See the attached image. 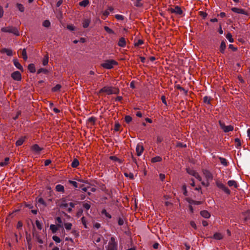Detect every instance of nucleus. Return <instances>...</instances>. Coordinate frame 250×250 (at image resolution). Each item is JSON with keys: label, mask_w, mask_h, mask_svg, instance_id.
<instances>
[{"label": "nucleus", "mask_w": 250, "mask_h": 250, "mask_svg": "<svg viewBox=\"0 0 250 250\" xmlns=\"http://www.w3.org/2000/svg\"><path fill=\"white\" fill-rule=\"evenodd\" d=\"M58 206L61 208L71 212L75 204L72 202H68L66 199L62 198L58 201Z\"/></svg>", "instance_id": "1"}, {"label": "nucleus", "mask_w": 250, "mask_h": 250, "mask_svg": "<svg viewBox=\"0 0 250 250\" xmlns=\"http://www.w3.org/2000/svg\"><path fill=\"white\" fill-rule=\"evenodd\" d=\"M102 92H105L108 95H111L117 94L118 92V90L115 87L104 86L99 91V93Z\"/></svg>", "instance_id": "2"}, {"label": "nucleus", "mask_w": 250, "mask_h": 250, "mask_svg": "<svg viewBox=\"0 0 250 250\" xmlns=\"http://www.w3.org/2000/svg\"><path fill=\"white\" fill-rule=\"evenodd\" d=\"M118 244L115 241L114 237H111L107 246L106 247V250H117Z\"/></svg>", "instance_id": "3"}, {"label": "nucleus", "mask_w": 250, "mask_h": 250, "mask_svg": "<svg viewBox=\"0 0 250 250\" xmlns=\"http://www.w3.org/2000/svg\"><path fill=\"white\" fill-rule=\"evenodd\" d=\"M1 31L3 32L11 33L13 34L19 36V33L17 29L13 26L4 27L1 29Z\"/></svg>", "instance_id": "4"}, {"label": "nucleus", "mask_w": 250, "mask_h": 250, "mask_svg": "<svg viewBox=\"0 0 250 250\" xmlns=\"http://www.w3.org/2000/svg\"><path fill=\"white\" fill-rule=\"evenodd\" d=\"M219 125L222 129L225 132H229V131H232L233 130V126L229 125H226L224 123L219 121Z\"/></svg>", "instance_id": "5"}, {"label": "nucleus", "mask_w": 250, "mask_h": 250, "mask_svg": "<svg viewBox=\"0 0 250 250\" xmlns=\"http://www.w3.org/2000/svg\"><path fill=\"white\" fill-rule=\"evenodd\" d=\"M187 172L189 174H190V175L195 177L199 181H202L201 177L200 176L199 173L197 172H196V171H195L194 170L191 169H190V168H187Z\"/></svg>", "instance_id": "6"}, {"label": "nucleus", "mask_w": 250, "mask_h": 250, "mask_svg": "<svg viewBox=\"0 0 250 250\" xmlns=\"http://www.w3.org/2000/svg\"><path fill=\"white\" fill-rule=\"evenodd\" d=\"M203 174L208 181H211L212 180L213 176L209 171L207 169H204L203 170Z\"/></svg>", "instance_id": "7"}, {"label": "nucleus", "mask_w": 250, "mask_h": 250, "mask_svg": "<svg viewBox=\"0 0 250 250\" xmlns=\"http://www.w3.org/2000/svg\"><path fill=\"white\" fill-rule=\"evenodd\" d=\"M144 150V147L141 143L137 144L136 147L137 155L140 156L142 155Z\"/></svg>", "instance_id": "8"}, {"label": "nucleus", "mask_w": 250, "mask_h": 250, "mask_svg": "<svg viewBox=\"0 0 250 250\" xmlns=\"http://www.w3.org/2000/svg\"><path fill=\"white\" fill-rule=\"evenodd\" d=\"M11 77L16 81H20L21 79V74L20 72L16 71L11 74Z\"/></svg>", "instance_id": "9"}, {"label": "nucleus", "mask_w": 250, "mask_h": 250, "mask_svg": "<svg viewBox=\"0 0 250 250\" xmlns=\"http://www.w3.org/2000/svg\"><path fill=\"white\" fill-rule=\"evenodd\" d=\"M31 150L36 154H39L42 148L40 147L39 145L35 144L31 146Z\"/></svg>", "instance_id": "10"}, {"label": "nucleus", "mask_w": 250, "mask_h": 250, "mask_svg": "<svg viewBox=\"0 0 250 250\" xmlns=\"http://www.w3.org/2000/svg\"><path fill=\"white\" fill-rule=\"evenodd\" d=\"M232 11L235 13L238 14H242L244 15H247V13L243 9L233 7L231 9Z\"/></svg>", "instance_id": "11"}, {"label": "nucleus", "mask_w": 250, "mask_h": 250, "mask_svg": "<svg viewBox=\"0 0 250 250\" xmlns=\"http://www.w3.org/2000/svg\"><path fill=\"white\" fill-rule=\"evenodd\" d=\"M170 10L172 13H174L178 15H181L182 14V10L178 6H176L174 8H171Z\"/></svg>", "instance_id": "12"}, {"label": "nucleus", "mask_w": 250, "mask_h": 250, "mask_svg": "<svg viewBox=\"0 0 250 250\" xmlns=\"http://www.w3.org/2000/svg\"><path fill=\"white\" fill-rule=\"evenodd\" d=\"M228 184L229 186L230 187H231L233 186L235 188H237V187H238V184H237V182L234 180H229L228 182Z\"/></svg>", "instance_id": "13"}, {"label": "nucleus", "mask_w": 250, "mask_h": 250, "mask_svg": "<svg viewBox=\"0 0 250 250\" xmlns=\"http://www.w3.org/2000/svg\"><path fill=\"white\" fill-rule=\"evenodd\" d=\"M200 214L202 216L205 218H208L210 215L209 213L207 210H203L200 212Z\"/></svg>", "instance_id": "14"}, {"label": "nucleus", "mask_w": 250, "mask_h": 250, "mask_svg": "<svg viewBox=\"0 0 250 250\" xmlns=\"http://www.w3.org/2000/svg\"><path fill=\"white\" fill-rule=\"evenodd\" d=\"M1 52L2 53H6L7 56H11L12 55V51L11 49L6 48H3L1 50Z\"/></svg>", "instance_id": "15"}, {"label": "nucleus", "mask_w": 250, "mask_h": 250, "mask_svg": "<svg viewBox=\"0 0 250 250\" xmlns=\"http://www.w3.org/2000/svg\"><path fill=\"white\" fill-rule=\"evenodd\" d=\"M19 53H21L22 58L24 61H26L27 59V56L26 54V51L25 49H23L21 51V53L19 52Z\"/></svg>", "instance_id": "16"}, {"label": "nucleus", "mask_w": 250, "mask_h": 250, "mask_svg": "<svg viewBox=\"0 0 250 250\" xmlns=\"http://www.w3.org/2000/svg\"><path fill=\"white\" fill-rule=\"evenodd\" d=\"M59 227L57 225L51 224L50 226V229L52 231V233H56L58 230Z\"/></svg>", "instance_id": "17"}, {"label": "nucleus", "mask_w": 250, "mask_h": 250, "mask_svg": "<svg viewBox=\"0 0 250 250\" xmlns=\"http://www.w3.org/2000/svg\"><path fill=\"white\" fill-rule=\"evenodd\" d=\"M25 139V137H21L19 138L16 142V145L17 146H20L22 145Z\"/></svg>", "instance_id": "18"}, {"label": "nucleus", "mask_w": 250, "mask_h": 250, "mask_svg": "<svg viewBox=\"0 0 250 250\" xmlns=\"http://www.w3.org/2000/svg\"><path fill=\"white\" fill-rule=\"evenodd\" d=\"M113 64L114 63H102L101 65L104 68L109 69L113 68Z\"/></svg>", "instance_id": "19"}, {"label": "nucleus", "mask_w": 250, "mask_h": 250, "mask_svg": "<svg viewBox=\"0 0 250 250\" xmlns=\"http://www.w3.org/2000/svg\"><path fill=\"white\" fill-rule=\"evenodd\" d=\"M109 158L113 161L118 162L119 164H122L123 163L122 160L119 159L115 156H110Z\"/></svg>", "instance_id": "20"}, {"label": "nucleus", "mask_w": 250, "mask_h": 250, "mask_svg": "<svg viewBox=\"0 0 250 250\" xmlns=\"http://www.w3.org/2000/svg\"><path fill=\"white\" fill-rule=\"evenodd\" d=\"M28 68L31 73H34L36 71V68L34 63H30L28 66Z\"/></svg>", "instance_id": "21"}, {"label": "nucleus", "mask_w": 250, "mask_h": 250, "mask_svg": "<svg viewBox=\"0 0 250 250\" xmlns=\"http://www.w3.org/2000/svg\"><path fill=\"white\" fill-rule=\"evenodd\" d=\"M90 23V20L84 19L83 22V28H87Z\"/></svg>", "instance_id": "22"}, {"label": "nucleus", "mask_w": 250, "mask_h": 250, "mask_svg": "<svg viewBox=\"0 0 250 250\" xmlns=\"http://www.w3.org/2000/svg\"><path fill=\"white\" fill-rule=\"evenodd\" d=\"M55 188H56V191H57L58 192H64V187L62 185H60V184L57 185L56 186Z\"/></svg>", "instance_id": "23"}, {"label": "nucleus", "mask_w": 250, "mask_h": 250, "mask_svg": "<svg viewBox=\"0 0 250 250\" xmlns=\"http://www.w3.org/2000/svg\"><path fill=\"white\" fill-rule=\"evenodd\" d=\"M125 38H121L118 42V45L121 47H124L125 45Z\"/></svg>", "instance_id": "24"}, {"label": "nucleus", "mask_w": 250, "mask_h": 250, "mask_svg": "<svg viewBox=\"0 0 250 250\" xmlns=\"http://www.w3.org/2000/svg\"><path fill=\"white\" fill-rule=\"evenodd\" d=\"M219 159L220 160V163H221V164L222 165H223L224 166H228V162H227V160L225 158H222V157H219Z\"/></svg>", "instance_id": "25"}, {"label": "nucleus", "mask_w": 250, "mask_h": 250, "mask_svg": "<svg viewBox=\"0 0 250 250\" xmlns=\"http://www.w3.org/2000/svg\"><path fill=\"white\" fill-rule=\"evenodd\" d=\"M213 238L216 240H220L223 238V235L220 233H215L213 235Z\"/></svg>", "instance_id": "26"}, {"label": "nucleus", "mask_w": 250, "mask_h": 250, "mask_svg": "<svg viewBox=\"0 0 250 250\" xmlns=\"http://www.w3.org/2000/svg\"><path fill=\"white\" fill-rule=\"evenodd\" d=\"M162 160V159L160 156H156L151 159V162L156 163L158 162H161Z\"/></svg>", "instance_id": "27"}, {"label": "nucleus", "mask_w": 250, "mask_h": 250, "mask_svg": "<svg viewBox=\"0 0 250 250\" xmlns=\"http://www.w3.org/2000/svg\"><path fill=\"white\" fill-rule=\"evenodd\" d=\"M226 48V43L223 41L221 42L220 46V51L221 53H223L224 52V50Z\"/></svg>", "instance_id": "28"}, {"label": "nucleus", "mask_w": 250, "mask_h": 250, "mask_svg": "<svg viewBox=\"0 0 250 250\" xmlns=\"http://www.w3.org/2000/svg\"><path fill=\"white\" fill-rule=\"evenodd\" d=\"M89 3V2L88 0H83L80 2L79 5L81 6L86 7Z\"/></svg>", "instance_id": "29"}, {"label": "nucleus", "mask_w": 250, "mask_h": 250, "mask_svg": "<svg viewBox=\"0 0 250 250\" xmlns=\"http://www.w3.org/2000/svg\"><path fill=\"white\" fill-rule=\"evenodd\" d=\"M64 226L66 230H69L72 228V224L70 223H65L64 224Z\"/></svg>", "instance_id": "30"}, {"label": "nucleus", "mask_w": 250, "mask_h": 250, "mask_svg": "<svg viewBox=\"0 0 250 250\" xmlns=\"http://www.w3.org/2000/svg\"><path fill=\"white\" fill-rule=\"evenodd\" d=\"M56 221L57 222L58 224H57V226L59 227V228H61L62 227V219L61 217H58L56 218Z\"/></svg>", "instance_id": "31"}, {"label": "nucleus", "mask_w": 250, "mask_h": 250, "mask_svg": "<svg viewBox=\"0 0 250 250\" xmlns=\"http://www.w3.org/2000/svg\"><path fill=\"white\" fill-rule=\"evenodd\" d=\"M9 158L8 157H6L4 159V162H1L0 163V166L1 167H4L7 165L9 162Z\"/></svg>", "instance_id": "32"}, {"label": "nucleus", "mask_w": 250, "mask_h": 250, "mask_svg": "<svg viewBox=\"0 0 250 250\" xmlns=\"http://www.w3.org/2000/svg\"><path fill=\"white\" fill-rule=\"evenodd\" d=\"M125 176L129 178L130 179H134V175L131 172H125L124 173Z\"/></svg>", "instance_id": "33"}, {"label": "nucleus", "mask_w": 250, "mask_h": 250, "mask_svg": "<svg viewBox=\"0 0 250 250\" xmlns=\"http://www.w3.org/2000/svg\"><path fill=\"white\" fill-rule=\"evenodd\" d=\"M79 161L77 159H74L71 164V166L73 167H78L79 166Z\"/></svg>", "instance_id": "34"}, {"label": "nucleus", "mask_w": 250, "mask_h": 250, "mask_svg": "<svg viewBox=\"0 0 250 250\" xmlns=\"http://www.w3.org/2000/svg\"><path fill=\"white\" fill-rule=\"evenodd\" d=\"M61 85L59 84H57L55 86L52 88V90L53 92L59 91L61 88Z\"/></svg>", "instance_id": "35"}, {"label": "nucleus", "mask_w": 250, "mask_h": 250, "mask_svg": "<svg viewBox=\"0 0 250 250\" xmlns=\"http://www.w3.org/2000/svg\"><path fill=\"white\" fill-rule=\"evenodd\" d=\"M102 214L104 215L107 218H111V215L109 213H108L106 211V210L104 209L102 211Z\"/></svg>", "instance_id": "36"}, {"label": "nucleus", "mask_w": 250, "mask_h": 250, "mask_svg": "<svg viewBox=\"0 0 250 250\" xmlns=\"http://www.w3.org/2000/svg\"><path fill=\"white\" fill-rule=\"evenodd\" d=\"M142 0H135L134 1V5L137 7H141L142 6V3H141Z\"/></svg>", "instance_id": "37"}, {"label": "nucleus", "mask_w": 250, "mask_h": 250, "mask_svg": "<svg viewBox=\"0 0 250 250\" xmlns=\"http://www.w3.org/2000/svg\"><path fill=\"white\" fill-rule=\"evenodd\" d=\"M226 38L229 41V42H233V39L232 38V35L230 33H229L226 35Z\"/></svg>", "instance_id": "38"}, {"label": "nucleus", "mask_w": 250, "mask_h": 250, "mask_svg": "<svg viewBox=\"0 0 250 250\" xmlns=\"http://www.w3.org/2000/svg\"><path fill=\"white\" fill-rule=\"evenodd\" d=\"M235 147L236 148H238L239 146H241V141L239 139L236 138L235 139Z\"/></svg>", "instance_id": "39"}, {"label": "nucleus", "mask_w": 250, "mask_h": 250, "mask_svg": "<svg viewBox=\"0 0 250 250\" xmlns=\"http://www.w3.org/2000/svg\"><path fill=\"white\" fill-rule=\"evenodd\" d=\"M17 6L18 8V9L21 12H23L24 10V8L21 4L20 3H17Z\"/></svg>", "instance_id": "40"}, {"label": "nucleus", "mask_w": 250, "mask_h": 250, "mask_svg": "<svg viewBox=\"0 0 250 250\" xmlns=\"http://www.w3.org/2000/svg\"><path fill=\"white\" fill-rule=\"evenodd\" d=\"M52 239L55 242L57 243H59L61 241V239L57 236H53Z\"/></svg>", "instance_id": "41"}, {"label": "nucleus", "mask_w": 250, "mask_h": 250, "mask_svg": "<svg viewBox=\"0 0 250 250\" xmlns=\"http://www.w3.org/2000/svg\"><path fill=\"white\" fill-rule=\"evenodd\" d=\"M203 101L205 103L207 104H210V98L208 97V96H205L203 98Z\"/></svg>", "instance_id": "42"}, {"label": "nucleus", "mask_w": 250, "mask_h": 250, "mask_svg": "<svg viewBox=\"0 0 250 250\" xmlns=\"http://www.w3.org/2000/svg\"><path fill=\"white\" fill-rule=\"evenodd\" d=\"M42 25L45 27H48L50 25V22L49 21L46 20L43 22Z\"/></svg>", "instance_id": "43"}, {"label": "nucleus", "mask_w": 250, "mask_h": 250, "mask_svg": "<svg viewBox=\"0 0 250 250\" xmlns=\"http://www.w3.org/2000/svg\"><path fill=\"white\" fill-rule=\"evenodd\" d=\"M104 30L108 33L109 34H113L114 33V31L111 29L110 28H109L107 26H104Z\"/></svg>", "instance_id": "44"}, {"label": "nucleus", "mask_w": 250, "mask_h": 250, "mask_svg": "<svg viewBox=\"0 0 250 250\" xmlns=\"http://www.w3.org/2000/svg\"><path fill=\"white\" fill-rule=\"evenodd\" d=\"M81 221H82V223L83 224V225L84 226V228L86 229L87 228V226L86 225V221L85 217H83L81 218Z\"/></svg>", "instance_id": "45"}, {"label": "nucleus", "mask_w": 250, "mask_h": 250, "mask_svg": "<svg viewBox=\"0 0 250 250\" xmlns=\"http://www.w3.org/2000/svg\"><path fill=\"white\" fill-rule=\"evenodd\" d=\"M38 203L41 204H42L44 206H46V204L45 201H44V200L42 198H40L38 199Z\"/></svg>", "instance_id": "46"}, {"label": "nucleus", "mask_w": 250, "mask_h": 250, "mask_svg": "<svg viewBox=\"0 0 250 250\" xmlns=\"http://www.w3.org/2000/svg\"><path fill=\"white\" fill-rule=\"evenodd\" d=\"M44 73L45 74L47 73L48 72V71L47 69H44V68H40L38 70V74H40L41 73Z\"/></svg>", "instance_id": "47"}, {"label": "nucleus", "mask_w": 250, "mask_h": 250, "mask_svg": "<svg viewBox=\"0 0 250 250\" xmlns=\"http://www.w3.org/2000/svg\"><path fill=\"white\" fill-rule=\"evenodd\" d=\"M125 120L127 123H129L132 121V118L129 116H126Z\"/></svg>", "instance_id": "48"}, {"label": "nucleus", "mask_w": 250, "mask_h": 250, "mask_svg": "<svg viewBox=\"0 0 250 250\" xmlns=\"http://www.w3.org/2000/svg\"><path fill=\"white\" fill-rule=\"evenodd\" d=\"M36 225L37 227V228L40 229V230H41L42 228V225L40 223V222H39V221L38 220H36Z\"/></svg>", "instance_id": "49"}, {"label": "nucleus", "mask_w": 250, "mask_h": 250, "mask_svg": "<svg viewBox=\"0 0 250 250\" xmlns=\"http://www.w3.org/2000/svg\"><path fill=\"white\" fill-rule=\"evenodd\" d=\"M156 60L155 57L151 56V57H147L146 62H153Z\"/></svg>", "instance_id": "50"}, {"label": "nucleus", "mask_w": 250, "mask_h": 250, "mask_svg": "<svg viewBox=\"0 0 250 250\" xmlns=\"http://www.w3.org/2000/svg\"><path fill=\"white\" fill-rule=\"evenodd\" d=\"M83 207L86 210H88L90 208V205L88 203H84L83 204Z\"/></svg>", "instance_id": "51"}, {"label": "nucleus", "mask_w": 250, "mask_h": 250, "mask_svg": "<svg viewBox=\"0 0 250 250\" xmlns=\"http://www.w3.org/2000/svg\"><path fill=\"white\" fill-rule=\"evenodd\" d=\"M143 43V41L142 40H139L137 42L134 43L135 46H139Z\"/></svg>", "instance_id": "52"}, {"label": "nucleus", "mask_w": 250, "mask_h": 250, "mask_svg": "<svg viewBox=\"0 0 250 250\" xmlns=\"http://www.w3.org/2000/svg\"><path fill=\"white\" fill-rule=\"evenodd\" d=\"M120 125L119 123H116L115 125V126H114V130L116 131H118L120 129Z\"/></svg>", "instance_id": "53"}, {"label": "nucleus", "mask_w": 250, "mask_h": 250, "mask_svg": "<svg viewBox=\"0 0 250 250\" xmlns=\"http://www.w3.org/2000/svg\"><path fill=\"white\" fill-rule=\"evenodd\" d=\"M67 28L70 31H74L75 29V27L72 24H69L67 26Z\"/></svg>", "instance_id": "54"}, {"label": "nucleus", "mask_w": 250, "mask_h": 250, "mask_svg": "<svg viewBox=\"0 0 250 250\" xmlns=\"http://www.w3.org/2000/svg\"><path fill=\"white\" fill-rule=\"evenodd\" d=\"M217 186L219 188L222 189L226 187L224 184L221 183H217Z\"/></svg>", "instance_id": "55"}, {"label": "nucleus", "mask_w": 250, "mask_h": 250, "mask_svg": "<svg viewBox=\"0 0 250 250\" xmlns=\"http://www.w3.org/2000/svg\"><path fill=\"white\" fill-rule=\"evenodd\" d=\"M69 182L75 188H77L78 187L77 183L75 181L70 180L69 181Z\"/></svg>", "instance_id": "56"}, {"label": "nucleus", "mask_w": 250, "mask_h": 250, "mask_svg": "<svg viewBox=\"0 0 250 250\" xmlns=\"http://www.w3.org/2000/svg\"><path fill=\"white\" fill-rule=\"evenodd\" d=\"M16 67L19 69L21 70L22 71H23V68L21 63H14Z\"/></svg>", "instance_id": "57"}, {"label": "nucleus", "mask_w": 250, "mask_h": 250, "mask_svg": "<svg viewBox=\"0 0 250 250\" xmlns=\"http://www.w3.org/2000/svg\"><path fill=\"white\" fill-rule=\"evenodd\" d=\"M116 18L118 20H124V16L121 15H115Z\"/></svg>", "instance_id": "58"}, {"label": "nucleus", "mask_w": 250, "mask_h": 250, "mask_svg": "<svg viewBox=\"0 0 250 250\" xmlns=\"http://www.w3.org/2000/svg\"><path fill=\"white\" fill-rule=\"evenodd\" d=\"M222 190L227 194H230V190L227 187H225Z\"/></svg>", "instance_id": "59"}, {"label": "nucleus", "mask_w": 250, "mask_h": 250, "mask_svg": "<svg viewBox=\"0 0 250 250\" xmlns=\"http://www.w3.org/2000/svg\"><path fill=\"white\" fill-rule=\"evenodd\" d=\"M190 224L191 226L194 229H197V226H196V225L195 222L192 221L190 222Z\"/></svg>", "instance_id": "60"}, {"label": "nucleus", "mask_w": 250, "mask_h": 250, "mask_svg": "<svg viewBox=\"0 0 250 250\" xmlns=\"http://www.w3.org/2000/svg\"><path fill=\"white\" fill-rule=\"evenodd\" d=\"M200 15L203 18H205L207 16V14L206 12H203V11L200 12Z\"/></svg>", "instance_id": "61"}, {"label": "nucleus", "mask_w": 250, "mask_h": 250, "mask_svg": "<svg viewBox=\"0 0 250 250\" xmlns=\"http://www.w3.org/2000/svg\"><path fill=\"white\" fill-rule=\"evenodd\" d=\"M72 233L74 234L76 237H78L79 236V233L76 230H73L72 231Z\"/></svg>", "instance_id": "62"}, {"label": "nucleus", "mask_w": 250, "mask_h": 250, "mask_svg": "<svg viewBox=\"0 0 250 250\" xmlns=\"http://www.w3.org/2000/svg\"><path fill=\"white\" fill-rule=\"evenodd\" d=\"M80 187L82 188V190L83 192H87L88 189H89V187H84L83 186H82Z\"/></svg>", "instance_id": "63"}, {"label": "nucleus", "mask_w": 250, "mask_h": 250, "mask_svg": "<svg viewBox=\"0 0 250 250\" xmlns=\"http://www.w3.org/2000/svg\"><path fill=\"white\" fill-rule=\"evenodd\" d=\"M22 226V223L21 221H19L17 225V228L19 229H21Z\"/></svg>", "instance_id": "64"}]
</instances>
